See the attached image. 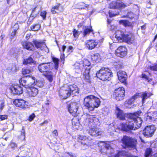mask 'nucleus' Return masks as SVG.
I'll use <instances>...</instances> for the list:
<instances>
[{"label":"nucleus","mask_w":157,"mask_h":157,"mask_svg":"<svg viewBox=\"0 0 157 157\" xmlns=\"http://www.w3.org/2000/svg\"><path fill=\"white\" fill-rule=\"evenodd\" d=\"M85 120L86 124H88L89 127L90 129L89 133L91 136H98L101 135L102 132L97 126L99 123L98 118L92 115L86 114Z\"/></svg>","instance_id":"f257e3e1"},{"label":"nucleus","mask_w":157,"mask_h":157,"mask_svg":"<svg viewBox=\"0 0 157 157\" xmlns=\"http://www.w3.org/2000/svg\"><path fill=\"white\" fill-rule=\"evenodd\" d=\"M85 120L86 124H88L89 127L90 129L89 133L91 136H98L101 135L102 132L97 126L99 123L98 118L92 115L86 114Z\"/></svg>","instance_id":"f03ea898"},{"label":"nucleus","mask_w":157,"mask_h":157,"mask_svg":"<svg viewBox=\"0 0 157 157\" xmlns=\"http://www.w3.org/2000/svg\"><path fill=\"white\" fill-rule=\"evenodd\" d=\"M100 103V99L93 95L87 96L84 98V107L89 111H93L98 107Z\"/></svg>","instance_id":"7ed1b4c3"},{"label":"nucleus","mask_w":157,"mask_h":157,"mask_svg":"<svg viewBox=\"0 0 157 157\" xmlns=\"http://www.w3.org/2000/svg\"><path fill=\"white\" fill-rule=\"evenodd\" d=\"M113 76L111 70L105 67H102L96 73L97 77L103 81H109Z\"/></svg>","instance_id":"20e7f679"},{"label":"nucleus","mask_w":157,"mask_h":157,"mask_svg":"<svg viewBox=\"0 0 157 157\" xmlns=\"http://www.w3.org/2000/svg\"><path fill=\"white\" fill-rule=\"evenodd\" d=\"M115 37L120 42H124L131 43L134 40V36L131 34H124V33L120 30H117L115 32Z\"/></svg>","instance_id":"39448f33"},{"label":"nucleus","mask_w":157,"mask_h":157,"mask_svg":"<svg viewBox=\"0 0 157 157\" xmlns=\"http://www.w3.org/2000/svg\"><path fill=\"white\" fill-rule=\"evenodd\" d=\"M142 113L140 111L135 113H130L127 115L126 118H128L129 120H132L134 124V126L135 129L140 128L142 123V121L141 118L138 117Z\"/></svg>","instance_id":"423d86ee"},{"label":"nucleus","mask_w":157,"mask_h":157,"mask_svg":"<svg viewBox=\"0 0 157 157\" xmlns=\"http://www.w3.org/2000/svg\"><path fill=\"white\" fill-rule=\"evenodd\" d=\"M121 141L124 147L136 148L137 141L134 138L124 136L122 139Z\"/></svg>","instance_id":"0eeeda50"},{"label":"nucleus","mask_w":157,"mask_h":157,"mask_svg":"<svg viewBox=\"0 0 157 157\" xmlns=\"http://www.w3.org/2000/svg\"><path fill=\"white\" fill-rule=\"evenodd\" d=\"M35 78L34 77L28 76L20 79L19 82L23 86L27 89L34 86L35 83Z\"/></svg>","instance_id":"6e6552de"},{"label":"nucleus","mask_w":157,"mask_h":157,"mask_svg":"<svg viewBox=\"0 0 157 157\" xmlns=\"http://www.w3.org/2000/svg\"><path fill=\"white\" fill-rule=\"evenodd\" d=\"M54 65L52 63H48L40 64L38 67L39 71L43 74H46L50 72L49 70L53 69Z\"/></svg>","instance_id":"1a4fd4ad"},{"label":"nucleus","mask_w":157,"mask_h":157,"mask_svg":"<svg viewBox=\"0 0 157 157\" xmlns=\"http://www.w3.org/2000/svg\"><path fill=\"white\" fill-rule=\"evenodd\" d=\"M68 111L73 116L77 115L78 109L79 104L76 102H68L67 103Z\"/></svg>","instance_id":"9d476101"},{"label":"nucleus","mask_w":157,"mask_h":157,"mask_svg":"<svg viewBox=\"0 0 157 157\" xmlns=\"http://www.w3.org/2000/svg\"><path fill=\"white\" fill-rule=\"evenodd\" d=\"M78 141L83 145L84 149L88 148L91 144V140L88 137L83 135L78 136Z\"/></svg>","instance_id":"9b49d317"},{"label":"nucleus","mask_w":157,"mask_h":157,"mask_svg":"<svg viewBox=\"0 0 157 157\" xmlns=\"http://www.w3.org/2000/svg\"><path fill=\"white\" fill-rule=\"evenodd\" d=\"M127 120L126 123H123L121 124V129L124 131L129 132L132 130H135L133 121L131 120Z\"/></svg>","instance_id":"f8f14e48"},{"label":"nucleus","mask_w":157,"mask_h":157,"mask_svg":"<svg viewBox=\"0 0 157 157\" xmlns=\"http://www.w3.org/2000/svg\"><path fill=\"white\" fill-rule=\"evenodd\" d=\"M125 90L123 87H119L115 90L114 97L117 101L122 100L125 95Z\"/></svg>","instance_id":"ddd939ff"},{"label":"nucleus","mask_w":157,"mask_h":157,"mask_svg":"<svg viewBox=\"0 0 157 157\" xmlns=\"http://www.w3.org/2000/svg\"><path fill=\"white\" fill-rule=\"evenodd\" d=\"M155 130V128L154 126H147L143 130V134L147 138L151 137L153 135Z\"/></svg>","instance_id":"4468645a"},{"label":"nucleus","mask_w":157,"mask_h":157,"mask_svg":"<svg viewBox=\"0 0 157 157\" xmlns=\"http://www.w3.org/2000/svg\"><path fill=\"white\" fill-rule=\"evenodd\" d=\"M151 109L149 110L147 114L144 115V117L146 121H152L157 119V112L151 111Z\"/></svg>","instance_id":"2eb2a0df"},{"label":"nucleus","mask_w":157,"mask_h":157,"mask_svg":"<svg viewBox=\"0 0 157 157\" xmlns=\"http://www.w3.org/2000/svg\"><path fill=\"white\" fill-rule=\"evenodd\" d=\"M126 6V5L124 3L119 0L113 1L109 5L110 8L113 9L124 8Z\"/></svg>","instance_id":"dca6fc26"},{"label":"nucleus","mask_w":157,"mask_h":157,"mask_svg":"<svg viewBox=\"0 0 157 157\" xmlns=\"http://www.w3.org/2000/svg\"><path fill=\"white\" fill-rule=\"evenodd\" d=\"M116 53L117 56L122 58L127 55V49L124 46H120L116 50Z\"/></svg>","instance_id":"f3484780"},{"label":"nucleus","mask_w":157,"mask_h":157,"mask_svg":"<svg viewBox=\"0 0 157 157\" xmlns=\"http://www.w3.org/2000/svg\"><path fill=\"white\" fill-rule=\"evenodd\" d=\"M118 78L119 81L122 82L126 83L127 76L126 72L120 70L117 73Z\"/></svg>","instance_id":"a211bd4d"},{"label":"nucleus","mask_w":157,"mask_h":157,"mask_svg":"<svg viewBox=\"0 0 157 157\" xmlns=\"http://www.w3.org/2000/svg\"><path fill=\"white\" fill-rule=\"evenodd\" d=\"M10 90L12 93L15 94H20L23 92V90L21 87L16 85L11 86Z\"/></svg>","instance_id":"6ab92c4d"},{"label":"nucleus","mask_w":157,"mask_h":157,"mask_svg":"<svg viewBox=\"0 0 157 157\" xmlns=\"http://www.w3.org/2000/svg\"><path fill=\"white\" fill-rule=\"evenodd\" d=\"M85 43L86 47L90 50L94 49L98 44V43L93 40H87Z\"/></svg>","instance_id":"aec40b11"},{"label":"nucleus","mask_w":157,"mask_h":157,"mask_svg":"<svg viewBox=\"0 0 157 157\" xmlns=\"http://www.w3.org/2000/svg\"><path fill=\"white\" fill-rule=\"evenodd\" d=\"M67 89L71 93V95L72 94L76 95L78 94V89L75 85L73 84L68 86Z\"/></svg>","instance_id":"412c9836"},{"label":"nucleus","mask_w":157,"mask_h":157,"mask_svg":"<svg viewBox=\"0 0 157 157\" xmlns=\"http://www.w3.org/2000/svg\"><path fill=\"white\" fill-rule=\"evenodd\" d=\"M26 101L21 99H15L13 101V104L17 106L23 108L25 107Z\"/></svg>","instance_id":"4be33fe9"},{"label":"nucleus","mask_w":157,"mask_h":157,"mask_svg":"<svg viewBox=\"0 0 157 157\" xmlns=\"http://www.w3.org/2000/svg\"><path fill=\"white\" fill-rule=\"evenodd\" d=\"M33 42L36 47L37 48L44 49L45 48H47V46L44 42L37 40H34Z\"/></svg>","instance_id":"5701e85b"},{"label":"nucleus","mask_w":157,"mask_h":157,"mask_svg":"<svg viewBox=\"0 0 157 157\" xmlns=\"http://www.w3.org/2000/svg\"><path fill=\"white\" fill-rule=\"evenodd\" d=\"M33 86H31L29 88H28V93L29 95L31 96H36L38 92V89L35 87H34Z\"/></svg>","instance_id":"b1692460"},{"label":"nucleus","mask_w":157,"mask_h":157,"mask_svg":"<svg viewBox=\"0 0 157 157\" xmlns=\"http://www.w3.org/2000/svg\"><path fill=\"white\" fill-rule=\"evenodd\" d=\"M59 95L62 97H61L62 98L66 99L71 95V93L67 89L66 90H61L60 91Z\"/></svg>","instance_id":"393cba45"},{"label":"nucleus","mask_w":157,"mask_h":157,"mask_svg":"<svg viewBox=\"0 0 157 157\" xmlns=\"http://www.w3.org/2000/svg\"><path fill=\"white\" fill-rule=\"evenodd\" d=\"M114 157H138L133 155H129L127 152L124 151H120Z\"/></svg>","instance_id":"a878e982"},{"label":"nucleus","mask_w":157,"mask_h":157,"mask_svg":"<svg viewBox=\"0 0 157 157\" xmlns=\"http://www.w3.org/2000/svg\"><path fill=\"white\" fill-rule=\"evenodd\" d=\"M116 113L117 117L120 120H126L125 117V114L121 110H120L118 108H117Z\"/></svg>","instance_id":"bb28decb"},{"label":"nucleus","mask_w":157,"mask_h":157,"mask_svg":"<svg viewBox=\"0 0 157 157\" xmlns=\"http://www.w3.org/2000/svg\"><path fill=\"white\" fill-rule=\"evenodd\" d=\"M74 67L75 71L77 73L81 72L83 69L82 67V64H81L79 63H75L74 65Z\"/></svg>","instance_id":"cd10ccee"},{"label":"nucleus","mask_w":157,"mask_h":157,"mask_svg":"<svg viewBox=\"0 0 157 157\" xmlns=\"http://www.w3.org/2000/svg\"><path fill=\"white\" fill-rule=\"evenodd\" d=\"M90 68H88L85 70L83 73L84 79L87 82H90V76L89 75Z\"/></svg>","instance_id":"c85d7f7f"},{"label":"nucleus","mask_w":157,"mask_h":157,"mask_svg":"<svg viewBox=\"0 0 157 157\" xmlns=\"http://www.w3.org/2000/svg\"><path fill=\"white\" fill-rule=\"evenodd\" d=\"M152 95L151 93H147V92H142L141 94V97L142 98V103H144L146 99L150 97Z\"/></svg>","instance_id":"c756f323"},{"label":"nucleus","mask_w":157,"mask_h":157,"mask_svg":"<svg viewBox=\"0 0 157 157\" xmlns=\"http://www.w3.org/2000/svg\"><path fill=\"white\" fill-rule=\"evenodd\" d=\"M23 47L29 51H32L34 49V46L30 42H26L23 44Z\"/></svg>","instance_id":"7c9ffc66"},{"label":"nucleus","mask_w":157,"mask_h":157,"mask_svg":"<svg viewBox=\"0 0 157 157\" xmlns=\"http://www.w3.org/2000/svg\"><path fill=\"white\" fill-rule=\"evenodd\" d=\"M91 59L93 61L99 62L101 60L100 56L98 53L92 55L91 56Z\"/></svg>","instance_id":"2f4dec72"},{"label":"nucleus","mask_w":157,"mask_h":157,"mask_svg":"<svg viewBox=\"0 0 157 157\" xmlns=\"http://www.w3.org/2000/svg\"><path fill=\"white\" fill-rule=\"evenodd\" d=\"M93 31L91 27L89 28L85 27L83 30V34L84 36L89 34L90 33Z\"/></svg>","instance_id":"473e14b6"},{"label":"nucleus","mask_w":157,"mask_h":157,"mask_svg":"<svg viewBox=\"0 0 157 157\" xmlns=\"http://www.w3.org/2000/svg\"><path fill=\"white\" fill-rule=\"evenodd\" d=\"M52 59L53 62L54 63L55 69L56 71H57L59 67V60L58 58L55 57H52Z\"/></svg>","instance_id":"72a5a7b5"},{"label":"nucleus","mask_w":157,"mask_h":157,"mask_svg":"<svg viewBox=\"0 0 157 157\" xmlns=\"http://www.w3.org/2000/svg\"><path fill=\"white\" fill-rule=\"evenodd\" d=\"M34 62L33 59L31 57H29L27 59H24L23 62L24 64H34Z\"/></svg>","instance_id":"f704fd0d"},{"label":"nucleus","mask_w":157,"mask_h":157,"mask_svg":"<svg viewBox=\"0 0 157 157\" xmlns=\"http://www.w3.org/2000/svg\"><path fill=\"white\" fill-rule=\"evenodd\" d=\"M90 63L87 59H85L83 61V64L82 66H83L84 67V69L86 70V69L88 68H90V70L91 67L90 66Z\"/></svg>","instance_id":"c9c22d12"},{"label":"nucleus","mask_w":157,"mask_h":157,"mask_svg":"<svg viewBox=\"0 0 157 157\" xmlns=\"http://www.w3.org/2000/svg\"><path fill=\"white\" fill-rule=\"evenodd\" d=\"M13 30L11 33V36L12 37V38L15 35L17 31L19 29V25L17 24H15L13 27Z\"/></svg>","instance_id":"e433bc0d"},{"label":"nucleus","mask_w":157,"mask_h":157,"mask_svg":"<svg viewBox=\"0 0 157 157\" xmlns=\"http://www.w3.org/2000/svg\"><path fill=\"white\" fill-rule=\"evenodd\" d=\"M119 23L125 27L129 26L131 25V23L127 20H121L119 21Z\"/></svg>","instance_id":"4c0bfd02"},{"label":"nucleus","mask_w":157,"mask_h":157,"mask_svg":"<svg viewBox=\"0 0 157 157\" xmlns=\"http://www.w3.org/2000/svg\"><path fill=\"white\" fill-rule=\"evenodd\" d=\"M40 25L39 24L34 25L30 27V28L33 31H35L39 30L40 28Z\"/></svg>","instance_id":"58836bf2"},{"label":"nucleus","mask_w":157,"mask_h":157,"mask_svg":"<svg viewBox=\"0 0 157 157\" xmlns=\"http://www.w3.org/2000/svg\"><path fill=\"white\" fill-rule=\"evenodd\" d=\"M48 79V80L50 82H51L53 80V76L51 73L48 72L47 74L44 75Z\"/></svg>","instance_id":"ea45409f"},{"label":"nucleus","mask_w":157,"mask_h":157,"mask_svg":"<svg viewBox=\"0 0 157 157\" xmlns=\"http://www.w3.org/2000/svg\"><path fill=\"white\" fill-rule=\"evenodd\" d=\"M36 10V8H34L32 12V13L31 14L30 16L29 17V20L28 21V22H29V23L32 21L34 18L36 16V14H33L34 12H35Z\"/></svg>","instance_id":"a19ab883"},{"label":"nucleus","mask_w":157,"mask_h":157,"mask_svg":"<svg viewBox=\"0 0 157 157\" xmlns=\"http://www.w3.org/2000/svg\"><path fill=\"white\" fill-rule=\"evenodd\" d=\"M60 6V4H57V5L52 7L51 10V11L52 14H55L56 13V12L55 11V10H58L59 9Z\"/></svg>","instance_id":"79ce46f5"},{"label":"nucleus","mask_w":157,"mask_h":157,"mask_svg":"<svg viewBox=\"0 0 157 157\" xmlns=\"http://www.w3.org/2000/svg\"><path fill=\"white\" fill-rule=\"evenodd\" d=\"M79 9H84L86 8H88L89 6V5L86 4L83 2H81L79 4Z\"/></svg>","instance_id":"37998d69"},{"label":"nucleus","mask_w":157,"mask_h":157,"mask_svg":"<svg viewBox=\"0 0 157 157\" xmlns=\"http://www.w3.org/2000/svg\"><path fill=\"white\" fill-rule=\"evenodd\" d=\"M138 95H134L131 98L129 99L128 101V104L129 105H131L132 104L134 101L138 97Z\"/></svg>","instance_id":"c03bdc74"},{"label":"nucleus","mask_w":157,"mask_h":157,"mask_svg":"<svg viewBox=\"0 0 157 157\" xmlns=\"http://www.w3.org/2000/svg\"><path fill=\"white\" fill-rule=\"evenodd\" d=\"M31 72V70L30 69L26 68H24L22 69V73L23 75H26L28 74H29Z\"/></svg>","instance_id":"a18cd8bd"},{"label":"nucleus","mask_w":157,"mask_h":157,"mask_svg":"<svg viewBox=\"0 0 157 157\" xmlns=\"http://www.w3.org/2000/svg\"><path fill=\"white\" fill-rule=\"evenodd\" d=\"M36 85L39 87H42L44 85L43 82L42 81H37L36 80L35 81V83L34 84V86Z\"/></svg>","instance_id":"49530a36"},{"label":"nucleus","mask_w":157,"mask_h":157,"mask_svg":"<svg viewBox=\"0 0 157 157\" xmlns=\"http://www.w3.org/2000/svg\"><path fill=\"white\" fill-rule=\"evenodd\" d=\"M10 146V147L13 150H14L15 149V148L17 146V145L15 143L13 142H11Z\"/></svg>","instance_id":"de8ad7c7"},{"label":"nucleus","mask_w":157,"mask_h":157,"mask_svg":"<svg viewBox=\"0 0 157 157\" xmlns=\"http://www.w3.org/2000/svg\"><path fill=\"white\" fill-rule=\"evenodd\" d=\"M73 35L75 37H78L79 35V32L78 31L76 30L75 29H74L73 31Z\"/></svg>","instance_id":"09e8293b"},{"label":"nucleus","mask_w":157,"mask_h":157,"mask_svg":"<svg viewBox=\"0 0 157 157\" xmlns=\"http://www.w3.org/2000/svg\"><path fill=\"white\" fill-rule=\"evenodd\" d=\"M46 14L47 12L45 11H42L41 12L40 16L43 17V19H45Z\"/></svg>","instance_id":"8fccbe9b"},{"label":"nucleus","mask_w":157,"mask_h":157,"mask_svg":"<svg viewBox=\"0 0 157 157\" xmlns=\"http://www.w3.org/2000/svg\"><path fill=\"white\" fill-rule=\"evenodd\" d=\"M148 69L155 71H157V65L154 66H150L148 67Z\"/></svg>","instance_id":"3c124183"},{"label":"nucleus","mask_w":157,"mask_h":157,"mask_svg":"<svg viewBox=\"0 0 157 157\" xmlns=\"http://www.w3.org/2000/svg\"><path fill=\"white\" fill-rule=\"evenodd\" d=\"M100 143H102L103 144V146L104 147L106 148L107 150H109L110 148H111V147L109 144H106L105 143H104L103 142H100Z\"/></svg>","instance_id":"603ef678"},{"label":"nucleus","mask_w":157,"mask_h":157,"mask_svg":"<svg viewBox=\"0 0 157 157\" xmlns=\"http://www.w3.org/2000/svg\"><path fill=\"white\" fill-rule=\"evenodd\" d=\"M127 16L129 18L132 19V18L134 17V15L132 12H129L127 14Z\"/></svg>","instance_id":"864d4df0"},{"label":"nucleus","mask_w":157,"mask_h":157,"mask_svg":"<svg viewBox=\"0 0 157 157\" xmlns=\"http://www.w3.org/2000/svg\"><path fill=\"white\" fill-rule=\"evenodd\" d=\"M35 117V115L34 113L31 114L29 117V121H32Z\"/></svg>","instance_id":"5fc2aeb1"},{"label":"nucleus","mask_w":157,"mask_h":157,"mask_svg":"<svg viewBox=\"0 0 157 157\" xmlns=\"http://www.w3.org/2000/svg\"><path fill=\"white\" fill-rule=\"evenodd\" d=\"M118 13H112V12H110V11H109V15L110 17H113L115 16L116 15H118Z\"/></svg>","instance_id":"6e6d98bb"},{"label":"nucleus","mask_w":157,"mask_h":157,"mask_svg":"<svg viewBox=\"0 0 157 157\" xmlns=\"http://www.w3.org/2000/svg\"><path fill=\"white\" fill-rule=\"evenodd\" d=\"M4 102L3 101L1 102L0 103V110L1 111L3 109V108L4 107Z\"/></svg>","instance_id":"4d7b16f0"},{"label":"nucleus","mask_w":157,"mask_h":157,"mask_svg":"<svg viewBox=\"0 0 157 157\" xmlns=\"http://www.w3.org/2000/svg\"><path fill=\"white\" fill-rule=\"evenodd\" d=\"M1 144L3 146H5L6 144V141H5L4 138H2L1 140Z\"/></svg>","instance_id":"13d9d810"},{"label":"nucleus","mask_w":157,"mask_h":157,"mask_svg":"<svg viewBox=\"0 0 157 157\" xmlns=\"http://www.w3.org/2000/svg\"><path fill=\"white\" fill-rule=\"evenodd\" d=\"M7 118V116L6 115H2L0 116V119L1 120H3Z\"/></svg>","instance_id":"bf43d9fd"},{"label":"nucleus","mask_w":157,"mask_h":157,"mask_svg":"<svg viewBox=\"0 0 157 157\" xmlns=\"http://www.w3.org/2000/svg\"><path fill=\"white\" fill-rule=\"evenodd\" d=\"M142 77L143 78H145L147 80H148V81H150L148 80V76L144 74H142Z\"/></svg>","instance_id":"052dcab7"},{"label":"nucleus","mask_w":157,"mask_h":157,"mask_svg":"<svg viewBox=\"0 0 157 157\" xmlns=\"http://www.w3.org/2000/svg\"><path fill=\"white\" fill-rule=\"evenodd\" d=\"M21 136L23 137V139H24L25 137V132L24 129H22L21 133Z\"/></svg>","instance_id":"680f3d73"},{"label":"nucleus","mask_w":157,"mask_h":157,"mask_svg":"<svg viewBox=\"0 0 157 157\" xmlns=\"http://www.w3.org/2000/svg\"><path fill=\"white\" fill-rule=\"evenodd\" d=\"M52 133L55 136H58L57 131L56 130H54L52 132Z\"/></svg>","instance_id":"e2e57ef3"},{"label":"nucleus","mask_w":157,"mask_h":157,"mask_svg":"<svg viewBox=\"0 0 157 157\" xmlns=\"http://www.w3.org/2000/svg\"><path fill=\"white\" fill-rule=\"evenodd\" d=\"M73 49V47L72 46H70L69 47L68 50V51H71V52H72V50Z\"/></svg>","instance_id":"0e129e2a"},{"label":"nucleus","mask_w":157,"mask_h":157,"mask_svg":"<svg viewBox=\"0 0 157 157\" xmlns=\"http://www.w3.org/2000/svg\"><path fill=\"white\" fill-rule=\"evenodd\" d=\"M150 154V152H149L148 153L146 151V153L145 155V157H148Z\"/></svg>","instance_id":"69168bd1"},{"label":"nucleus","mask_w":157,"mask_h":157,"mask_svg":"<svg viewBox=\"0 0 157 157\" xmlns=\"http://www.w3.org/2000/svg\"><path fill=\"white\" fill-rule=\"evenodd\" d=\"M66 47L64 45H63L62 47V51L64 52L65 49H66Z\"/></svg>","instance_id":"338daca9"},{"label":"nucleus","mask_w":157,"mask_h":157,"mask_svg":"<svg viewBox=\"0 0 157 157\" xmlns=\"http://www.w3.org/2000/svg\"><path fill=\"white\" fill-rule=\"evenodd\" d=\"M146 28V26L145 25H144L141 26V29L142 30H144Z\"/></svg>","instance_id":"774afa93"}]
</instances>
